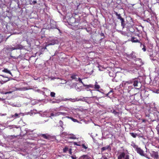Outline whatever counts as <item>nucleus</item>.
Masks as SVG:
<instances>
[{"mask_svg": "<svg viewBox=\"0 0 159 159\" xmlns=\"http://www.w3.org/2000/svg\"><path fill=\"white\" fill-rule=\"evenodd\" d=\"M157 116L159 115V112H157Z\"/></svg>", "mask_w": 159, "mask_h": 159, "instance_id": "obj_63", "label": "nucleus"}, {"mask_svg": "<svg viewBox=\"0 0 159 159\" xmlns=\"http://www.w3.org/2000/svg\"><path fill=\"white\" fill-rule=\"evenodd\" d=\"M134 52H133L130 55H128L127 57L129 58L131 57L132 58L134 59L136 57L135 55L134 54Z\"/></svg>", "mask_w": 159, "mask_h": 159, "instance_id": "obj_20", "label": "nucleus"}, {"mask_svg": "<svg viewBox=\"0 0 159 159\" xmlns=\"http://www.w3.org/2000/svg\"><path fill=\"white\" fill-rule=\"evenodd\" d=\"M9 129H13V131H15V129H18L20 128V127L14 125H9L7 127Z\"/></svg>", "mask_w": 159, "mask_h": 159, "instance_id": "obj_10", "label": "nucleus"}, {"mask_svg": "<svg viewBox=\"0 0 159 159\" xmlns=\"http://www.w3.org/2000/svg\"><path fill=\"white\" fill-rule=\"evenodd\" d=\"M85 86L87 88H89V87L93 88V85L92 84H89V85H86V86Z\"/></svg>", "mask_w": 159, "mask_h": 159, "instance_id": "obj_39", "label": "nucleus"}, {"mask_svg": "<svg viewBox=\"0 0 159 159\" xmlns=\"http://www.w3.org/2000/svg\"><path fill=\"white\" fill-rule=\"evenodd\" d=\"M78 75H77L75 74L72 75L71 76V78H72V80H74L76 81H78Z\"/></svg>", "mask_w": 159, "mask_h": 159, "instance_id": "obj_18", "label": "nucleus"}, {"mask_svg": "<svg viewBox=\"0 0 159 159\" xmlns=\"http://www.w3.org/2000/svg\"><path fill=\"white\" fill-rule=\"evenodd\" d=\"M131 145L135 149V150L138 147V146L136 145L135 143L133 142H131Z\"/></svg>", "mask_w": 159, "mask_h": 159, "instance_id": "obj_24", "label": "nucleus"}, {"mask_svg": "<svg viewBox=\"0 0 159 159\" xmlns=\"http://www.w3.org/2000/svg\"><path fill=\"white\" fill-rule=\"evenodd\" d=\"M37 111L36 110H31L30 112H28V114L32 116L33 115L37 113Z\"/></svg>", "mask_w": 159, "mask_h": 159, "instance_id": "obj_16", "label": "nucleus"}, {"mask_svg": "<svg viewBox=\"0 0 159 159\" xmlns=\"http://www.w3.org/2000/svg\"><path fill=\"white\" fill-rule=\"evenodd\" d=\"M130 134L134 138H135L138 135L137 134L134 133H130Z\"/></svg>", "mask_w": 159, "mask_h": 159, "instance_id": "obj_28", "label": "nucleus"}, {"mask_svg": "<svg viewBox=\"0 0 159 159\" xmlns=\"http://www.w3.org/2000/svg\"><path fill=\"white\" fill-rule=\"evenodd\" d=\"M93 90H91V89H89V91H90V92L91 93H92V91H93Z\"/></svg>", "mask_w": 159, "mask_h": 159, "instance_id": "obj_64", "label": "nucleus"}, {"mask_svg": "<svg viewBox=\"0 0 159 159\" xmlns=\"http://www.w3.org/2000/svg\"><path fill=\"white\" fill-rule=\"evenodd\" d=\"M116 15L117 17V18L118 19H120L122 18L120 15V14H118L117 12L116 13Z\"/></svg>", "mask_w": 159, "mask_h": 159, "instance_id": "obj_33", "label": "nucleus"}, {"mask_svg": "<svg viewBox=\"0 0 159 159\" xmlns=\"http://www.w3.org/2000/svg\"><path fill=\"white\" fill-rule=\"evenodd\" d=\"M43 89H45V90H46V91H47V92H48V93L50 92V90H48L47 88H43Z\"/></svg>", "mask_w": 159, "mask_h": 159, "instance_id": "obj_46", "label": "nucleus"}, {"mask_svg": "<svg viewBox=\"0 0 159 159\" xmlns=\"http://www.w3.org/2000/svg\"><path fill=\"white\" fill-rule=\"evenodd\" d=\"M69 101L72 102H75L79 101H85V98L83 97L82 98H69Z\"/></svg>", "mask_w": 159, "mask_h": 159, "instance_id": "obj_4", "label": "nucleus"}, {"mask_svg": "<svg viewBox=\"0 0 159 159\" xmlns=\"http://www.w3.org/2000/svg\"><path fill=\"white\" fill-rule=\"evenodd\" d=\"M52 101V103H58L59 102H60V101Z\"/></svg>", "mask_w": 159, "mask_h": 159, "instance_id": "obj_52", "label": "nucleus"}, {"mask_svg": "<svg viewBox=\"0 0 159 159\" xmlns=\"http://www.w3.org/2000/svg\"><path fill=\"white\" fill-rule=\"evenodd\" d=\"M152 157L156 159H158L159 158L158 153L157 152L152 151L150 153Z\"/></svg>", "mask_w": 159, "mask_h": 159, "instance_id": "obj_8", "label": "nucleus"}, {"mask_svg": "<svg viewBox=\"0 0 159 159\" xmlns=\"http://www.w3.org/2000/svg\"><path fill=\"white\" fill-rule=\"evenodd\" d=\"M121 26L123 27H124V25H125L124 22H121Z\"/></svg>", "mask_w": 159, "mask_h": 159, "instance_id": "obj_53", "label": "nucleus"}, {"mask_svg": "<svg viewBox=\"0 0 159 159\" xmlns=\"http://www.w3.org/2000/svg\"><path fill=\"white\" fill-rule=\"evenodd\" d=\"M129 159V155L124 152H121L118 157L117 159Z\"/></svg>", "mask_w": 159, "mask_h": 159, "instance_id": "obj_3", "label": "nucleus"}, {"mask_svg": "<svg viewBox=\"0 0 159 159\" xmlns=\"http://www.w3.org/2000/svg\"><path fill=\"white\" fill-rule=\"evenodd\" d=\"M60 107L61 108H63L62 109H64V110L66 111H68L69 110H71V111H71L75 115V112H76L77 111H79V109H75L74 108L73 109H70L69 108L67 107H64L63 106H61Z\"/></svg>", "mask_w": 159, "mask_h": 159, "instance_id": "obj_5", "label": "nucleus"}, {"mask_svg": "<svg viewBox=\"0 0 159 159\" xmlns=\"http://www.w3.org/2000/svg\"><path fill=\"white\" fill-rule=\"evenodd\" d=\"M107 149L111 150V148L110 145H107L106 146L103 147L101 149L102 152H103Z\"/></svg>", "mask_w": 159, "mask_h": 159, "instance_id": "obj_13", "label": "nucleus"}, {"mask_svg": "<svg viewBox=\"0 0 159 159\" xmlns=\"http://www.w3.org/2000/svg\"><path fill=\"white\" fill-rule=\"evenodd\" d=\"M156 129L157 131L159 130V124H158L156 126Z\"/></svg>", "mask_w": 159, "mask_h": 159, "instance_id": "obj_45", "label": "nucleus"}, {"mask_svg": "<svg viewBox=\"0 0 159 159\" xmlns=\"http://www.w3.org/2000/svg\"><path fill=\"white\" fill-rule=\"evenodd\" d=\"M81 146H82L84 149H86L88 148L87 145H85V144H82L81 145Z\"/></svg>", "mask_w": 159, "mask_h": 159, "instance_id": "obj_34", "label": "nucleus"}, {"mask_svg": "<svg viewBox=\"0 0 159 159\" xmlns=\"http://www.w3.org/2000/svg\"><path fill=\"white\" fill-rule=\"evenodd\" d=\"M30 4L31 5L37 3V1L36 0H34L33 2L30 1Z\"/></svg>", "mask_w": 159, "mask_h": 159, "instance_id": "obj_35", "label": "nucleus"}, {"mask_svg": "<svg viewBox=\"0 0 159 159\" xmlns=\"http://www.w3.org/2000/svg\"><path fill=\"white\" fill-rule=\"evenodd\" d=\"M0 76H2V77H4V78H6L7 79H8V78H9V77H8L7 76H6L4 75H0Z\"/></svg>", "mask_w": 159, "mask_h": 159, "instance_id": "obj_47", "label": "nucleus"}, {"mask_svg": "<svg viewBox=\"0 0 159 159\" xmlns=\"http://www.w3.org/2000/svg\"><path fill=\"white\" fill-rule=\"evenodd\" d=\"M34 137H37L38 136V134H37L34 133Z\"/></svg>", "mask_w": 159, "mask_h": 159, "instance_id": "obj_57", "label": "nucleus"}, {"mask_svg": "<svg viewBox=\"0 0 159 159\" xmlns=\"http://www.w3.org/2000/svg\"><path fill=\"white\" fill-rule=\"evenodd\" d=\"M14 50L17 49H23L24 48V46L20 44H16L15 47H13Z\"/></svg>", "mask_w": 159, "mask_h": 159, "instance_id": "obj_9", "label": "nucleus"}, {"mask_svg": "<svg viewBox=\"0 0 159 159\" xmlns=\"http://www.w3.org/2000/svg\"><path fill=\"white\" fill-rule=\"evenodd\" d=\"M74 145H75L81 146V144H79L77 143H76V142H74Z\"/></svg>", "mask_w": 159, "mask_h": 159, "instance_id": "obj_42", "label": "nucleus"}, {"mask_svg": "<svg viewBox=\"0 0 159 159\" xmlns=\"http://www.w3.org/2000/svg\"><path fill=\"white\" fill-rule=\"evenodd\" d=\"M63 82L62 84H64V83H66V81L65 80H64V81H63Z\"/></svg>", "mask_w": 159, "mask_h": 159, "instance_id": "obj_61", "label": "nucleus"}, {"mask_svg": "<svg viewBox=\"0 0 159 159\" xmlns=\"http://www.w3.org/2000/svg\"><path fill=\"white\" fill-rule=\"evenodd\" d=\"M10 80V78H8V79H7L6 80H0V83L1 84H3L4 83H5L7 82V81H9Z\"/></svg>", "mask_w": 159, "mask_h": 159, "instance_id": "obj_23", "label": "nucleus"}, {"mask_svg": "<svg viewBox=\"0 0 159 159\" xmlns=\"http://www.w3.org/2000/svg\"><path fill=\"white\" fill-rule=\"evenodd\" d=\"M135 151H136L137 153L139 154L140 155L143 156H145L144 153V151L142 149L138 147L135 150Z\"/></svg>", "mask_w": 159, "mask_h": 159, "instance_id": "obj_7", "label": "nucleus"}, {"mask_svg": "<svg viewBox=\"0 0 159 159\" xmlns=\"http://www.w3.org/2000/svg\"><path fill=\"white\" fill-rule=\"evenodd\" d=\"M59 116L58 112H53L52 113L50 114V116Z\"/></svg>", "mask_w": 159, "mask_h": 159, "instance_id": "obj_19", "label": "nucleus"}, {"mask_svg": "<svg viewBox=\"0 0 159 159\" xmlns=\"http://www.w3.org/2000/svg\"><path fill=\"white\" fill-rule=\"evenodd\" d=\"M153 92H154L155 93H159V90H155V91H154Z\"/></svg>", "mask_w": 159, "mask_h": 159, "instance_id": "obj_50", "label": "nucleus"}, {"mask_svg": "<svg viewBox=\"0 0 159 159\" xmlns=\"http://www.w3.org/2000/svg\"><path fill=\"white\" fill-rule=\"evenodd\" d=\"M131 41L134 43H140V40L137 39L136 38L132 37L131 39Z\"/></svg>", "mask_w": 159, "mask_h": 159, "instance_id": "obj_14", "label": "nucleus"}, {"mask_svg": "<svg viewBox=\"0 0 159 159\" xmlns=\"http://www.w3.org/2000/svg\"><path fill=\"white\" fill-rule=\"evenodd\" d=\"M100 86L97 84V82H95V84L94 85V88L97 90L98 91H99L98 90L99 88H100Z\"/></svg>", "mask_w": 159, "mask_h": 159, "instance_id": "obj_25", "label": "nucleus"}, {"mask_svg": "<svg viewBox=\"0 0 159 159\" xmlns=\"http://www.w3.org/2000/svg\"><path fill=\"white\" fill-rule=\"evenodd\" d=\"M64 101H69V99L68 98H65L63 100Z\"/></svg>", "mask_w": 159, "mask_h": 159, "instance_id": "obj_59", "label": "nucleus"}, {"mask_svg": "<svg viewBox=\"0 0 159 159\" xmlns=\"http://www.w3.org/2000/svg\"><path fill=\"white\" fill-rule=\"evenodd\" d=\"M42 136L43 137L44 139H47L48 137L45 134H42Z\"/></svg>", "mask_w": 159, "mask_h": 159, "instance_id": "obj_43", "label": "nucleus"}, {"mask_svg": "<svg viewBox=\"0 0 159 159\" xmlns=\"http://www.w3.org/2000/svg\"><path fill=\"white\" fill-rule=\"evenodd\" d=\"M133 84V85L136 89H139L142 86V84L140 81V80L138 78H135L133 79L127 81H123L121 85L124 87L127 88L129 91L133 89V87L132 85H130V84Z\"/></svg>", "mask_w": 159, "mask_h": 159, "instance_id": "obj_1", "label": "nucleus"}, {"mask_svg": "<svg viewBox=\"0 0 159 159\" xmlns=\"http://www.w3.org/2000/svg\"><path fill=\"white\" fill-rule=\"evenodd\" d=\"M40 116H41L44 117L46 116V115L44 114H40Z\"/></svg>", "mask_w": 159, "mask_h": 159, "instance_id": "obj_51", "label": "nucleus"}, {"mask_svg": "<svg viewBox=\"0 0 159 159\" xmlns=\"http://www.w3.org/2000/svg\"><path fill=\"white\" fill-rule=\"evenodd\" d=\"M66 117L68 118H70V119H71V120H73L74 122H78V120H77L76 119H74L72 117H70L69 116H66Z\"/></svg>", "mask_w": 159, "mask_h": 159, "instance_id": "obj_31", "label": "nucleus"}, {"mask_svg": "<svg viewBox=\"0 0 159 159\" xmlns=\"http://www.w3.org/2000/svg\"><path fill=\"white\" fill-rule=\"evenodd\" d=\"M2 72L8 73L10 74L11 76H13V75L10 72V70H9L7 68H4L3 70H2Z\"/></svg>", "mask_w": 159, "mask_h": 159, "instance_id": "obj_17", "label": "nucleus"}, {"mask_svg": "<svg viewBox=\"0 0 159 159\" xmlns=\"http://www.w3.org/2000/svg\"><path fill=\"white\" fill-rule=\"evenodd\" d=\"M59 123L61 127H62L63 125V122L61 120H60L59 122Z\"/></svg>", "mask_w": 159, "mask_h": 159, "instance_id": "obj_44", "label": "nucleus"}, {"mask_svg": "<svg viewBox=\"0 0 159 159\" xmlns=\"http://www.w3.org/2000/svg\"><path fill=\"white\" fill-rule=\"evenodd\" d=\"M113 90H111L106 94V96H108V95H112L113 93Z\"/></svg>", "mask_w": 159, "mask_h": 159, "instance_id": "obj_32", "label": "nucleus"}, {"mask_svg": "<svg viewBox=\"0 0 159 159\" xmlns=\"http://www.w3.org/2000/svg\"><path fill=\"white\" fill-rule=\"evenodd\" d=\"M12 92V91H9V92H6L5 94H8V93H11Z\"/></svg>", "mask_w": 159, "mask_h": 159, "instance_id": "obj_56", "label": "nucleus"}, {"mask_svg": "<svg viewBox=\"0 0 159 159\" xmlns=\"http://www.w3.org/2000/svg\"><path fill=\"white\" fill-rule=\"evenodd\" d=\"M70 19H72L73 20H74L75 19L72 16L70 17Z\"/></svg>", "mask_w": 159, "mask_h": 159, "instance_id": "obj_58", "label": "nucleus"}, {"mask_svg": "<svg viewBox=\"0 0 159 159\" xmlns=\"http://www.w3.org/2000/svg\"><path fill=\"white\" fill-rule=\"evenodd\" d=\"M58 113L59 116L60 115H62L64 116H65L66 115V113L65 112H58Z\"/></svg>", "mask_w": 159, "mask_h": 159, "instance_id": "obj_38", "label": "nucleus"}, {"mask_svg": "<svg viewBox=\"0 0 159 159\" xmlns=\"http://www.w3.org/2000/svg\"><path fill=\"white\" fill-rule=\"evenodd\" d=\"M78 81H79V82H80V83H81L84 86H86V85L84 84V83L82 81L81 79H80V78H78Z\"/></svg>", "mask_w": 159, "mask_h": 159, "instance_id": "obj_37", "label": "nucleus"}, {"mask_svg": "<svg viewBox=\"0 0 159 159\" xmlns=\"http://www.w3.org/2000/svg\"><path fill=\"white\" fill-rule=\"evenodd\" d=\"M57 40L54 39H49L48 40V43L46 44V46L50 45H54L57 43Z\"/></svg>", "mask_w": 159, "mask_h": 159, "instance_id": "obj_6", "label": "nucleus"}, {"mask_svg": "<svg viewBox=\"0 0 159 159\" xmlns=\"http://www.w3.org/2000/svg\"><path fill=\"white\" fill-rule=\"evenodd\" d=\"M68 134L67 133L63 132L61 134L62 136H63V135H67L68 136V134Z\"/></svg>", "mask_w": 159, "mask_h": 159, "instance_id": "obj_41", "label": "nucleus"}, {"mask_svg": "<svg viewBox=\"0 0 159 159\" xmlns=\"http://www.w3.org/2000/svg\"><path fill=\"white\" fill-rule=\"evenodd\" d=\"M22 113H20L19 114H17L16 113H15L14 115L12 116V117H15L16 118H18L20 117L19 116Z\"/></svg>", "mask_w": 159, "mask_h": 159, "instance_id": "obj_27", "label": "nucleus"}, {"mask_svg": "<svg viewBox=\"0 0 159 159\" xmlns=\"http://www.w3.org/2000/svg\"><path fill=\"white\" fill-rule=\"evenodd\" d=\"M68 139H76V138L75 135H74L72 134H68V136L67 137Z\"/></svg>", "mask_w": 159, "mask_h": 159, "instance_id": "obj_12", "label": "nucleus"}, {"mask_svg": "<svg viewBox=\"0 0 159 159\" xmlns=\"http://www.w3.org/2000/svg\"><path fill=\"white\" fill-rule=\"evenodd\" d=\"M46 121H47L45 120L44 121L42 122H41V123H44L45 122H46Z\"/></svg>", "mask_w": 159, "mask_h": 159, "instance_id": "obj_62", "label": "nucleus"}, {"mask_svg": "<svg viewBox=\"0 0 159 159\" xmlns=\"http://www.w3.org/2000/svg\"><path fill=\"white\" fill-rule=\"evenodd\" d=\"M69 149L67 146H65V148L63 149V152L64 153H66L68 151Z\"/></svg>", "mask_w": 159, "mask_h": 159, "instance_id": "obj_26", "label": "nucleus"}, {"mask_svg": "<svg viewBox=\"0 0 159 159\" xmlns=\"http://www.w3.org/2000/svg\"><path fill=\"white\" fill-rule=\"evenodd\" d=\"M120 20H121V22H124V19L123 18H122V17L121 18Z\"/></svg>", "mask_w": 159, "mask_h": 159, "instance_id": "obj_55", "label": "nucleus"}, {"mask_svg": "<svg viewBox=\"0 0 159 159\" xmlns=\"http://www.w3.org/2000/svg\"><path fill=\"white\" fill-rule=\"evenodd\" d=\"M140 43V46L142 47V46H143V48H142V50L144 51H146V49L145 48V46L144 45H142V43Z\"/></svg>", "mask_w": 159, "mask_h": 159, "instance_id": "obj_29", "label": "nucleus"}, {"mask_svg": "<svg viewBox=\"0 0 159 159\" xmlns=\"http://www.w3.org/2000/svg\"><path fill=\"white\" fill-rule=\"evenodd\" d=\"M87 156L86 155H84L80 157L79 159H86L87 158Z\"/></svg>", "mask_w": 159, "mask_h": 159, "instance_id": "obj_30", "label": "nucleus"}, {"mask_svg": "<svg viewBox=\"0 0 159 159\" xmlns=\"http://www.w3.org/2000/svg\"><path fill=\"white\" fill-rule=\"evenodd\" d=\"M145 21H146L147 22L149 23V22L150 21V20L149 18L147 19L144 20Z\"/></svg>", "mask_w": 159, "mask_h": 159, "instance_id": "obj_48", "label": "nucleus"}, {"mask_svg": "<svg viewBox=\"0 0 159 159\" xmlns=\"http://www.w3.org/2000/svg\"><path fill=\"white\" fill-rule=\"evenodd\" d=\"M56 24V23L55 22L52 21V22H51L50 24L51 28L53 29L57 28Z\"/></svg>", "mask_w": 159, "mask_h": 159, "instance_id": "obj_15", "label": "nucleus"}, {"mask_svg": "<svg viewBox=\"0 0 159 159\" xmlns=\"http://www.w3.org/2000/svg\"><path fill=\"white\" fill-rule=\"evenodd\" d=\"M3 37L0 34V43L3 41Z\"/></svg>", "mask_w": 159, "mask_h": 159, "instance_id": "obj_40", "label": "nucleus"}, {"mask_svg": "<svg viewBox=\"0 0 159 159\" xmlns=\"http://www.w3.org/2000/svg\"><path fill=\"white\" fill-rule=\"evenodd\" d=\"M71 157L72 159H77L76 157L75 156H71Z\"/></svg>", "mask_w": 159, "mask_h": 159, "instance_id": "obj_54", "label": "nucleus"}, {"mask_svg": "<svg viewBox=\"0 0 159 159\" xmlns=\"http://www.w3.org/2000/svg\"><path fill=\"white\" fill-rule=\"evenodd\" d=\"M13 50V48L11 45H7L3 49V52L7 54H9L11 58L14 59H17L18 57L13 56L11 55V52Z\"/></svg>", "mask_w": 159, "mask_h": 159, "instance_id": "obj_2", "label": "nucleus"}, {"mask_svg": "<svg viewBox=\"0 0 159 159\" xmlns=\"http://www.w3.org/2000/svg\"><path fill=\"white\" fill-rule=\"evenodd\" d=\"M110 112L113 113L115 115H118L119 114V112L116 111L115 110L113 109L111 110Z\"/></svg>", "mask_w": 159, "mask_h": 159, "instance_id": "obj_22", "label": "nucleus"}, {"mask_svg": "<svg viewBox=\"0 0 159 159\" xmlns=\"http://www.w3.org/2000/svg\"><path fill=\"white\" fill-rule=\"evenodd\" d=\"M55 93L53 92H51L50 93V96L52 97H55Z\"/></svg>", "mask_w": 159, "mask_h": 159, "instance_id": "obj_36", "label": "nucleus"}, {"mask_svg": "<svg viewBox=\"0 0 159 159\" xmlns=\"http://www.w3.org/2000/svg\"><path fill=\"white\" fill-rule=\"evenodd\" d=\"M71 150L72 149L71 148H70L68 151L69 152L70 154H72Z\"/></svg>", "mask_w": 159, "mask_h": 159, "instance_id": "obj_49", "label": "nucleus"}, {"mask_svg": "<svg viewBox=\"0 0 159 159\" xmlns=\"http://www.w3.org/2000/svg\"><path fill=\"white\" fill-rule=\"evenodd\" d=\"M8 104L14 107H20L21 106L20 104L17 103H13L12 102H8Z\"/></svg>", "mask_w": 159, "mask_h": 159, "instance_id": "obj_11", "label": "nucleus"}, {"mask_svg": "<svg viewBox=\"0 0 159 159\" xmlns=\"http://www.w3.org/2000/svg\"><path fill=\"white\" fill-rule=\"evenodd\" d=\"M130 72L131 73L136 74L138 73V70L136 68L133 70H130Z\"/></svg>", "mask_w": 159, "mask_h": 159, "instance_id": "obj_21", "label": "nucleus"}, {"mask_svg": "<svg viewBox=\"0 0 159 159\" xmlns=\"http://www.w3.org/2000/svg\"><path fill=\"white\" fill-rule=\"evenodd\" d=\"M101 36H104V34L102 33L101 34Z\"/></svg>", "mask_w": 159, "mask_h": 159, "instance_id": "obj_60", "label": "nucleus"}]
</instances>
